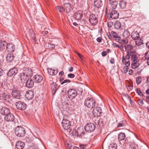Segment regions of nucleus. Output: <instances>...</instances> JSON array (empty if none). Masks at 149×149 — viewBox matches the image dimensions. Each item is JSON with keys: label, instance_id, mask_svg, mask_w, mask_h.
<instances>
[{"label": "nucleus", "instance_id": "nucleus-1", "mask_svg": "<svg viewBox=\"0 0 149 149\" xmlns=\"http://www.w3.org/2000/svg\"><path fill=\"white\" fill-rule=\"evenodd\" d=\"M130 57L128 55H126L125 57L123 56L122 57V62L126 66L123 68V72L125 74L127 72L129 69L128 66L130 65V61H129Z\"/></svg>", "mask_w": 149, "mask_h": 149}, {"label": "nucleus", "instance_id": "nucleus-2", "mask_svg": "<svg viewBox=\"0 0 149 149\" xmlns=\"http://www.w3.org/2000/svg\"><path fill=\"white\" fill-rule=\"evenodd\" d=\"M96 102L92 98H88L84 101V104L88 108L92 109L95 107Z\"/></svg>", "mask_w": 149, "mask_h": 149}, {"label": "nucleus", "instance_id": "nucleus-3", "mask_svg": "<svg viewBox=\"0 0 149 149\" xmlns=\"http://www.w3.org/2000/svg\"><path fill=\"white\" fill-rule=\"evenodd\" d=\"M15 133L18 137H21L24 136L26 133L24 128L22 127L19 126L15 128Z\"/></svg>", "mask_w": 149, "mask_h": 149}, {"label": "nucleus", "instance_id": "nucleus-4", "mask_svg": "<svg viewBox=\"0 0 149 149\" xmlns=\"http://www.w3.org/2000/svg\"><path fill=\"white\" fill-rule=\"evenodd\" d=\"M128 54L130 57L131 60L132 62H139V60L136 55V52L135 51H130L128 52L127 55Z\"/></svg>", "mask_w": 149, "mask_h": 149}, {"label": "nucleus", "instance_id": "nucleus-5", "mask_svg": "<svg viewBox=\"0 0 149 149\" xmlns=\"http://www.w3.org/2000/svg\"><path fill=\"white\" fill-rule=\"evenodd\" d=\"M95 128V125L93 123H90L86 124L84 127V129L86 132H91L94 131Z\"/></svg>", "mask_w": 149, "mask_h": 149}, {"label": "nucleus", "instance_id": "nucleus-6", "mask_svg": "<svg viewBox=\"0 0 149 149\" xmlns=\"http://www.w3.org/2000/svg\"><path fill=\"white\" fill-rule=\"evenodd\" d=\"M61 124L63 128L66 130L69 129L71 126L70 122L68 120L66 119H63L62 120Z\"/></svg>", "mask_w": 149, "mask_h": 149}, {"label": "nucleus", "instance_id": "nucleus-7", "mask_svg": "<svg viewBox=\"0 0 149 149\" xmlns=\"http://www.w3.org/2000/svg\"><path fill=\"white\" fill-rule=\"evenodd\" d=\"M102 109L100 107H95L93 109V113L95 117L100 116L101 114Z\"/></svg>", "mask_w": 149, "mask_h": 149}, {"label": "nucleus", "instance_id": "nucleus-8", "mask_svg": "<svg viewBox=\"0 0 149 149\" xmlns=\"http://www.w3.org/2000/svg\"><path fill=\"white\" fill-rule=\"evenodd\" d=\"M16 106L17 108L19 110H24L26 108V104L24 102L18 101L16 102Z\"/></svg>", "mask_w": 149, "mask_h": 149}, {"label": "nucleus", "instance_id": "nucleus-9", "mask_svg": "<svg viewBox=\"0 0 149 149\" xmlns=\"http://www.w3.org/2000/svg\"><path fill=\"white\" fill-rule=\"evenodd\" d=\"M3 99L6 102H9L11 101L10 96L7 92L5 91L1 94Z\"/></svg>", "mask_w": 149, "mask_h": 149}, {"label": "nucleus", "instance_id": "nucleus-10", "mask_svg": "<svg viewBox=\"0 0 149 149\" xmlns=\"http://www.w3.org/2000/svg\"><path fill=\"white\" fill-rule=\"evenodd\" d=\"M76 91L74 89H70L68 91V96L69 98L71 99H74L77 95Z\"/></svg>", "mask_w": 149, "mask_h": 149}, {"label": "nucleus", "instance_id": "nucleus-11", "mask_svg": "<svg viewBox=\"0 0 149 149\" xmlns=\"http://www.w3.org/2000/svg\"><path fill=\"white\" fill-rule=\"evenodd\" d=\"M18 72L17 68L13 67L10 69L8 72L7 74L9 77H11L15 76Z\"/></svg>", "mask_w": 149, "mask_h": 149}, {"label": "nucleus", "instance_id": "nucleus-12", "mask_svg": "<svg viewBox=\"0 0 149 149\" xmlns=\"http://www.w3.org/2000/svg\"><path fill=\"white\" fill-rule=\"evenodd\" d=\"M89 22L92 24L95 25L97 22V19L96 16L94 15H90L89 17Z\"/></svg>", "mask_w": 149, "mask_h": 149}, {"label": "nucleus", "instance_id": "nucleus-13", "mask_svg": "<svg viewBox=\"0 0 149 149\" xmlns=\"http://www.w3.org/2000/svg\"><path fill=\"white\" fill-rule=\"evenodd\" d=\"M15 117L11 113H8L4 117V120L7 122H13L14 120Z\"/></svg>", "mask_w": 149, "mask_h": 149}, {"label": "nucleus", "instance_id": "nucleus-14", "mask_svg": "<svg viewBox=\"0 0 149 149\" xmlns=\"http://www.w3.org/2000/svg\"><path fill=\"white\" fill-rule=\"evenodd\" d=\"M115 9H112V11L110 13V18L112 19H116L118 17L119 13Z\"/></svg>", "mask_w": 149, "mask_h": 149}, {"label": "nucleus", "instance_id": "nucleus-15", "mask_svg": "<svg viewBox=\"0 0 149 149\" xmlns=\"http://www.w3.org/2000/svg\"><path fill=\"white\" fill-rule=\"evenodd\" d=\"M11 94L13 97L17 99L20 98L21 95L20 91L17 90H13L11 93Z\"/></svg>", "mask_w": 149, "mask_h": 149}, {"label": "nucleus", "instance_id": "nucleus-16", "mask_svg": "<svg viewBox=\"0 0 149 149\" xmlns=\"http://www.w3.org/2000/svg\"><path fill=\"white\" fill-rule=\"evenodd\" d=\"M114 26L116 29H123L125 26V24L124 23H121L120 21L117 20L115 22Z\"/></svg>", "mask_w": 149, "mask_h": 149}, {"label": "nucleus", "instance_id": "nucleus-17", "mask_svg": "<svg viewBox=\"0 0 149 149\" xmlns=\"http://www.w3.org/2000/svg\"><path fill=\"white\" fill-rule=\"evenodd\" d=\"M43 79V77L40 75H35L33 77V80L35 83H40Z\"/></svg>", "mask_w": 149, "mask_h": 149}, {"label": "nucleus", "instance_id": "nucleus-18", "mask_svg": "<svg viewBox=\"0 0 149 149\" xmlns=\"http://www.w3.org/2000/svg\"><path fill=\"white\" fill-rule=\"evenodd\" d=\"M10 112V110L8 108L0 106V113L2 115H6Z\"/></svg>", "mask_w": 149, "mask_h": 149}, {"label": "nucleus", "instance_id": "nucleus-19", "mask_svg": "<svg viewBox=\"0 0 149 149\" xmlns=\"http://www.w3.org/2000/svg\"><path fill=\"white\" fill-rule=\"evenodd\" d=\"M33 93L31 91H27L25 95V98L28 100H31L32 99L33 97Z\"/></svg>", "mask_w": 149, "mask_h": 149}, {"label": "nucleus", "instance_id": "nucleus-20", "mask_svg": "<svg viewBox=\"0 0 149 149\" xmlns=\"http://www.w3.org/2000/svg\"><path fill=\"white\" fill-rule=\"evenodd\" d=\"M63 6L65 9V10L67 13H69L72 10V9L71 5L69 3H64Z\"/></svg>", "mask_w": 149, "mask_h": 149}, {"label": "nucleus", "instance_id": "nucleus-21", "mask_svg": "<svg viewBox=\"0 0 149 149\" xmlns=\"http://www.w3.org/2000/svg\"><path fill=\"white\" fill-rule=\"evenodd\" d=\"M26 82V86L27 88H30L34 86V82L31 79H28Z\"/></svg>", "mask_w": 149, "mask_h": 149}, {"label": "nucleus", "instance_id": "nucleus-22", "mask_svg": "<svg viewBox=\"0 0 149 149\" xmlns=\"http://www.w3.org/2000/svg\"><path fill=\"white\" fill-rule=\"evenodd\" d=\"M74 15L75 18L77 20H80L83 16V12L79 10L75 13Z\"/></svg>", "mask_w": 149, "mask_h": 149}, {"label": "nucleus", "instance_id": "nucleus-23", "mask_svg": "<svg viewBox=\"0 0 149 149\" xmlns=\"http://www.w3.org/2000/svg\"><path fill=\"white\" fill-rule=\"evenodd\" d=\"M19 77L21 81L23 82H25L28 79L29 77L26 74L23 73L22 72L19 74Z\"/></svg>", "mask_w": 149, "mask_h": 149}, {"label": "nucleus", "instance_id": "nucleus-24", "mask_svg": "<svg viewBox=\"0 0 149 149\" xmlns=\"http://www.w3.org/2000/svg\"><path fill=\"white\" fill-rule=\"evenodd\" d=\"M108 1L113 8V9H115L118 5L117 1L115 0H108Z\"/></svg>", "mask_w": 149, "mask_h": 149}, {"label": "nucleus", "instance_id": "nucleus-25", "mask_svg": "<svg viewBox=\"0 0 149 149\" xmlns=\"http://www.w3.org/2000/svg\"><path fill=\"white\" fill-rule=\"evenodd\" d=\"M15 46L12 44H7L6 49L8 52H12L15 51Z\"/></svg>", "mask_w": 149, "mask_h": 149}, {"label": "nucleus", "instance_id": "nucleus-26", "mask_svg": "<svg viewBox=\"0 0 149 149\" xmlns=\"http://www.w3.org/2000/svg\"><path fill=\"white\" fill-rule=\"evenodd\" d=\"M22 72L27 76L29 77L31 76V75L32 73L31 69L29 68H26Z\"/></svg>", "mask_w": 149, "mask_h": 149}, {"label": "nucleus", "instance_id": "nucleus-27", "mask_svg": "<svg viewBox=\"0 0 149 149\" xmlns=\"http://www.w3.org/2000/svg\"><path fill=\"white\" fill-rule=\"evenodd\" d=\"M14 56L12 53H8L6 55V59L8 62H11L14 59Z\"/></svg>", "mask_w": 149, "mask_h": 149}, {"label": "nucleus", "instance_id": "nucleus-28", "mask_svg": "<svg viewBox=\"0 0 149 149\" xmlns=\"http://www.w3.org/2000/svg\"><path fill=\"white\" fill-rule=\"evenodd\" d=\"M48 72L50 75H55L58 72V69L55 68V69H52V68L48 69Z\"/></svg>", "mask_w": 149, "mask_h": 149}, {"label": "nucleus", "instance_id": "nucleus-29", "mask_svg": "<svg viewBox=\"0 0 149 149\" xmlns=\"http://www.w3.org/2000/svg\"><path fill=\"white\" fill-rule=\"evenodd\" d=\"M15 146L17 149H22L24 147L25 144L24 142L19 141L16 143Z\"/></svg>", "mask_w": 149, "mask_h": 149}, {"label": "nucleus", "instance_id": "nucleus-30", "mask_svg": "<svg viewBox=\"0 0 149 149\" xmlns=\"http://www.w3.org/2000/svg\"><path fill=\"white\" fill-rule=\"evenodd\" d=\"M132 38L134 40H136L139 38V33L136 31H133L131 34Z\"/></svg>", "mask_w": 149, "mask_h": 149}, {"label": "nucleus", "instance_id": "nucleus-31", "mask_svg": "<svg viewBox=\"0 0 149 149\" xmlns=\"http://www.w3.org/2000/svg\"><path fill=\"white\" fill-rule=\"evenodd\" d=\"M57 85L56 83L53 82L51 84V88L52 92L53 94H54L57 90Z\"/></svg>", "mask_w": 149, "mask_h": 149}, {"label": "nucleus", "instance_id": "nucleus-32", "mask_svg": "<svg viewBox=\"0 0 149 149\" xmlns=\"http://www.w3.org/2000/svg\"><path fill=\"white\" fill-rule=\"evenodd\" d=\"M8 44L5 41H2L1 42L0 48L1 49H6Z\"/></svg>", "mask_w": 149, "mask_h": 149}, {"label": "nucleus", "instance_id": "nucleus-33", "mask_svg": "<svg viewBox=\"0 0 149 149\" xmlns=\"http://www.w3.org/2000/svg\"><path fill=\"white\" fill-rule=\"evenodd\" d=\"M119 5L120 8L123 9L125 8L126 6V3L125 1L122 0L120 2Z\"/></svg>", "mask_w": 149, "mask_h": 149}, {"label": "nucleus", "instance_id": "nucleus-34", "mask_svg": "<svg viewBox=\"0 0 149 149\" xmlns=\"http://www.w3.org/2000/svg\"><path fill=\"white\" fill-rule=\"evenodd\" d=\"M140 65L139 62H132L131 67L133 69H135L137 68Z\"/></svg>", "mask_w": 149, "mask_h": 149}, {"label": "nucleus", "instance_id": "nucleus-35", "mask_svg": "<svg viewBox=\"0 0 149 149\" xmlns=\"http://www.w3.org/2000/svg\"><path fill=\"white\" fill-rule=\"evenodd\" d=\"M29 34L30 37L33 40L34 42H36V37L34 31H31Z\"/></svg>", "mask_w": 149, "mask_h": 149}, {"label": "nucleus", "instance_id": "nucleus-36", "mask_svg": "<svg viewBox=\"0 0 149 149\" xmlns=\"http://www.w3.org/2000/svg\"><path fill=\"white\" fill-rule=\"evenodd\" d=\"M56 9L60 13H63L65 11V9L64 8V6H57L56 7Z\"/></svg>", "mask_w": 149, "mask_h": 149}, {"label": "nucleus", "instance_id": "nucleus-37", "mask_svg": "<svg viewBox=\"0 0 149 149\" xmlns=\"http://www.w3.org/2000/svg\"><path fill=\"white\" fill-rule=\"evenodd\" d=\"M125 134L123 133H120L118 135V139L119 140H123L125 138Z\"/></svg>", "mask_w": 149, "mask_h": 149}, {"label": "nucleus", "instance_id": "nucleus-38", "mask_svg": "<svg viewBox=\"0 0 149 149\" xmlns=\"http://www.w3.org/2000/svg\"><path fill=\"white\" fill-rule=\"evenodd\" d=\"M94 5L97 7H99L101 6L102 1L101 0H97L95 1L94 2Z\"/></svg>", "mask_w": 149, "mask_h": 149}, {"label": "nucleus", "instance_id": "nucleus-39", "mask_svg": "<svg viewBox=\"0 0 149 149\" xmlns=\"http://www.w3.org/2000/svg\"><path fill=\"white\" fill-rule=\"evenodd\" d=\"M117 145L115 143H111L109 147V149H117Z\"/></svg>", "mask_w": 149, "mask_h": 149}, {"label": "nucleus", "instance_id": "nucleus-40", "mask_svg": "<svg viewBox=\"0 0 149 149\" xmlns=\"http://www.w3.org/2000/svg\"><path fill=\"white\" fill-rule=\"evenodd\" d=\"M123 37L126 38H128L130 36V33L127 30H125L123 34Z\"/></svg>", "mask_w": 149, "mask_h": 149}, {"label": "nucleus", "instance_id": "nucleus-41", "mask_svg": "<svg viewBox=\"0 0 149 149\" xmlns=\"http://www.w3.org/2000/svg\"><path fill=\"white\" fill-rule=\"evenodd\" d=\"M134 40L135 44L136 45L139 46L143 43V42L140 38L139 39V38L136 40Z\"/></svg>", "mask_w": 149, "mask_h": 149}, {"label": "nucleus", "instance_id": "nucleus-42", "mask_svg": "<svg viewBox=\"0 0 149 149\" xmlns=\"http://www.w3.org/2000/svg\"><path fill=\"white\" fill-rule=\"evenodd\" d=\"M125 123L126 121H121L118 123L117 127H123L125 126Z\"/></svg>", "mask_w": 149, "mask_h": 149}, {"label": "nucleus", "instance_id": "nucleus-43", "mask_svg": "<svg viewBox=\"0 0 149 149\" xmlns=\"http://www.w3.org/2000/svg\"><path fill=\"white\" fill-rule=\"evenodd\" d=\"M136 91L138 95L141 97L144 96V94L142 93L139 88H137L136 89Z\"/></svg>", "mask_w": 149, "mask_h": 149}, {"label": "nucleus", "instance_id": "nucleus-44", "mask_svg": "<svg viewBox=\"0 0 149 149\" xmlns=\"http://www.w3.org/2000/svg\"><path fill=\"white\" fill-rule=\"evenodd\" d=\"M136 84H139L142 81V78L141 77L139 76L136 78Z\"/></svg>", "mask_w": 149, "mask_h": 149}, {"label": "nucleus", "instance_id": "nucleus-45", "mask_svg": "<svg viewBox=\"0 0 149 149\" xmlns=\"http://www.w3.org/2000/svg\"><path fill=\"white\" fill-rule=\"evenodd\" d=\"M33 140V139L31 136H29L25 138V140L29 143L32 142Z\"/></svg>", "mask_w": 149, "mask_h": 149}, {"label": "nucleus", "instance_id": "nucleus-46", "mask_svg": "<svg viewBox=\"0 0 149 149\" xmlns=\"http://www.w3.org/2000/svg\"><path fill=\"white\" fill-rule=\"evenodd\" d=\"M46 46L49 49H53L55 47V45H54L49 43L46 44Z\"/></svg>", "mask_w": 149, "mask_h": 149}, {"label": "nucleus", "instance_id": "nucleus-47", "mask_svg": "<svg viewBox=\"0 0 149 149\" xmlns=\"http://www.w3.org/2000/svg\"><path fill=\"white\" fill-rule=\"evenodd\" d=\"M138 102L139 105L141 106H142L144 104L143 99H139L138 101Z\"/></svg>", "mask_w": 149, "mask_h": 149}, {"label": "nucleus", "instance_id": "nucleus-48", "mask_svg": "<svg viewBox=\"0 0 149 149\" xmlns=\"http://www.w3.org/2000/svg\"><path fill=\"white\" fill-rule=\"evenodd\" d=\"M70 82V81L68 79H66L64 80L63 81H62L61 82V85H62L65 83L67 82Z\"/></svg>", "mask_w": 149, "mask_h": 149}, {"label": "nucleus", "instance_id": "nucleus-49", "mask_svg": "<svg viewBox=\"0 0 149 149\" xmlns=\"http://www.w3.org/2000/svg\"><path fill=\"white\" fill-rule=\"evenodd\" d=\"M111 34L113 36V37L114 38L116 37L117 36H118L117 33H116L114 31H112L111 32Z\"/></svg>", "mask_w": 149, "mask_h": 149}, {"label": "nucleus", "instance_id": "nucleus-50", "mask_svg": "<svg viewBox=\"0 0 149 149\" xmlns=\"http://www.w3.org/2000/svg\"><path fill=\"white\" fill-rule=\"evenodd\" d=\"M144 97H145L146 99L145 100L148 103H149V95H147L146 96H144Z\"/></svg>", "mask_w": 149, "mask_h": 149}, {"label": "nucleus", "instance_id": "nucleus-51", "mask_svg": "<svg viewBox=\"0 0 149 149\" xmlns=\"http://www.w3.org/2000/svg\"><path fill=\"white\" fill-rule=\"evenodd\" d=\"M112 45L114 47H118L120 49H121V46H119L118 45L116 44V43H113Z\"/></svg>", "mask_w": 149, "mask_h": 149}, {"label": "nucleus", "instance_id": "nucleus-52", "mask_svg": "<svg viewBox=\"0 0 149 149\" xmlns=\"http://www.w3.org/2000/svg\"><path fill=\"white\" fill-rule=\"evenodd\" d=\"M145 58L147 60L149 59V52L146 53L145 55Z\"/></svg>", "mask_w": 149, "mask_h": 149}, {"label": "nucleus", "instance_id": "nucleus-53", "mask_svg": "<svg viewBox=\"0 0 149 149\" xmlns=\"http://www.w3.org/2000/svg\"><path fill=\"white\" fill-rule=\"evenodd\" d=\"M75 76V75L74 74L72 73L69 74L68 75V77L70 78H73Z\"/></svg>", "mask_w": 149, "mask_h": 149}, {"label": "nucleus", "instance_id": "nucleus-54", "mask_svg": "<svg viewBox=\"0 0 149 149\" xmlns=\"http://www.w3.org/2000/svg\"><path fill=\"white\" fill-rule=\"evenodd\" d=\"M127 48L128 50L131 51L133 48V47L130 45H127Z\"/></svg>", "mask_w": 149, "mask_h": 149}, {"label": "nucleus", "instance_id": "nucleus-55", "mask_svg": "<svg viewBox=\"0 0 149 149\" xmlns=\"http://www.w3.org/2000/svg\"><path fill=\"white\" fill-rule=\"evenodd\" d=\"M102 55L103 56H104L107 55V53L106 51H104L102 53Z\"/></svg>", "mask_w": 149, "mask_h": 149}, {"label": "nucleus", "instance_id": "nucleus-56", "mask_svg": "<svg viewBox=\"0 0 149 149\" xmlns=\"http://www.w3.org/2000/svg\"><path fill=\"white\" fill-rule=\"evenodd\" d=\"M107 35L108 37V38H109V39L110 40L112 38L109 32L107 33Z\"/></svg>", "mask_w": 149, "mask_h": 149}, {"label": "nucleus", "instance_id": "nucleus-57", "mask_svg": "<svg viewBox=\"0 0 149 149\" xmlns=\"http://www.w3.org/2000/svg\"><path fill=\"white\" fill-rule=\"evenodd\" d=\"M121 46V49L122 48V47H123V48H124L125 49V51H126L127 49V47L125 46L124 45L123 43L121 44V46Z\"/></svg>", "mask_w": 149, "mask_h": 149}, {"label": "nucleus", "instance_id": "nucleus-58", "mask_svg": "<svg viewBox=\"0 0 149 149\" xmlns=\"http://www.w3.org/2000/svg\"><path fill=\"white\" fill-rule=\"evenodd\" d=\"M120 38V37H119L118 36H117L116 37L114 38L115 40L118 42V41L119 40Z\"/></svg>", "mask_w": 149, "mask_h": 149}, {"label": "nucleus", "instance_id": "nucleus-59", "mask_svg": "<svg viewBox=\"0 0 149 149\" xmlns=\"http://www.w3.org/2000/svg\"><path fill=\"white\" fill-rule=\"evenodd\" d=\"M101 40H102V39L101 37H98L97 39V41L98 42H101Z\"/></svg>", "mask_w": 149, "mask_h": 149}, {"label": "nucleus", "instance_id": "nucleus-60", "mask_svg": "<svg viewBox=\"0 0 149 149\" xmlns=\"http://www.w3.org/2000/svg\"><path fill=\"white\" fill-rule=\"evenodd\" d=\"M110 63L111 64H113L114 63V59L113 58H111L110 61Z\"/></svg>", "mask_w": 149, "mask_h": 149}, {"label": "nucleus", "instance_id": "nucleus-61", "mask_svg": "<svg viewBox=\"0 0 149 149\" xmlns=\"http://www.w3.org/2000/svg\"><path fill=\"white\" fill-rule=\"evenodd\" d=\"M3 71L2 69L0 68V77L1 76L3 75Z\"/></svg>", "mask_w": 149, "mask_h": 149}, {"label": "nucleus", "instance_id": "nucleus-62", "mask_svg": "<svg viewBox=\"0 0 149 149\" xmlns=\"http://www.w3.org/2000/svg\"><path fill=\"white\" fill-rule=\"evenodd\" d=\"M81 149H84V145H79Z\"/></svg>", "mask_w": 149, "mask_h": 149}, {"label": "nucleus", "instance_id": "nucleus-63", "mask_svg": "<svg viewBox=\"0 0 149 149\" xmlns=\"http://www.w3.org/2000/svg\"><path fill=\"white\" fill-rule=\"evenodd\" d=\"M76 54H77V55L79 56L80 58L81 59L82 58V56L81 54L79 53H78V52H77Z\"/></svg>", "mask_w": 149, "mask_h": 149}, {"label": "nucleus", "instance_id": "nucleus-64", "mask_svg": "<svg viewBox=\"0 0 149 149\" xmlns=\"http://www.w3.org/2000/svg\"><path fill=\"white\" fill-rule=\"evenodd\" d=\"M113 23L111 22H109L108 24V26L109 27H111L112 26V25H113Z\"/></svg>", "mask_w": 149, "mask_h": 149}]
</instances>
